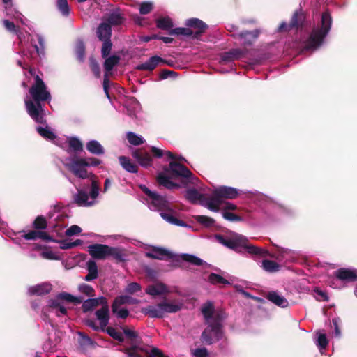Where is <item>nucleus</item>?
<instances>
[{"instance_id": "1", "label": "nucleus", "mask_w": 357, "mask_h": 357, "mask_svg": "<svg viewBox=\"0 0 357 357\" xmlns=\"http://www.w3.org/2000/svg\"><path fill=\"white\" fill-rule=\"evenodd\" d=\"M29 93L33 100H25L26 112L36 123L45 124L46 121L43 116L42 102L50 100L51 94L40 75L35 76V82L29 89Z\"/></svg>"}, {"instance_id": "2", "label": "nucleus", "mask_w": 357, "mask_h": 357, "mask_svg": "<svg viewBox=\"0 0 357 357\" xmlns=\"http://www.w3.org/2000/svg\"><path fill=\"white\" fill-rule=\"evenodd\" d=\"M215 238L220 243L238 253L243 254L246 251L250 255L258 257H273L266 249L250 244L248 239L241 234L234 233L230 237L215 234Z\"/></svg>"}, {"instance_id": "3", "label": "nucleus", "mask_w": 357, "mask_h": 357, "mask_svg": "<svg viewBox=\"0 0 357 357\" xmlns=\"http://www.w3.org/2000/svg\"><path fill=\"white\" fill-rule=\"evenodd\" d=\"M332 17L328 10L324 12L321 15V27L314 29L310 33L308 38L305 42L303 50L317 49L323 43L324 39L328 33L331 24Z\"/></svg>"}, {"instance_id": "4", "label": "nucleus", "mask_w": 357, "mask_h": 357, "mask_svg": "<svg viewBox=\"0 0 357 357\" xmlns=\"http://www.w3.org/2000/svg\"><path fill=\"white\" fill-rule=\"evenodd\" d=\"M239 195L238 190L229 186H220L213 190L211 201L206 204L207 208L213 212H218L223 199H234Z\"/></svg>"}, {"instance_id": "5", "label": "nucleus", "mask_w": 357, "mask_h": 357, "mask_svg": "<svg viewBox=\"0 0 357 357\" xmlns=\"http://www.w3.org/2000/svg\"><path fill=\"white\" fill-rule=\"evenodd\" d=\"M86 163L84 158L73 159L71 162L66 164L67 169L72 172L76 177L84 179L90 178L92 179L95 175L89 173L86 170Z\"/></svg>"}, {"instance_id": "6", "label": "nucleus", "mask_w": 357, "mask_h": 357, "mask_svg": "<svg viewBox=\"0 0 357 357\" xmlns=\"http://www.w3.org/2000/svg\"><path fill=\"white\" fill-rule=\"evenodd\" d=\"M185 24L192 29L193 40H199L208 28V26L204 22L195 17L187 20Z\"/></svg>"}, {"instance_id": "7", "label": "nucleus", "mask_w": 357, "mask_h": 357, "mask_svg": "<svg viewBox=\"0 0 357 357\" xmlns=\"http://www.w3.org/2000/svg\"><path fill=\"white\" fill-rule=\"evenodd\" d=\"M165 171L174 177H183L189 180L192 176V173L187 167L176 161L170 162Z\"/></svg>"}, {"instance_id": "8", "label": "nucleus", "mask_w": 357, "mask_h": 357, "mask_svg": "<svg viewBox=\"0 0 357 357\" xmlns=\"http://www.w3.org/2000/svg\"><path fill=\"white\" fill-rule=\"evenodd\" d=\"M109 248L107 245L95 243L88 247V251L93 259H105L108 257Z\"/></svg>"}, {"instance_id": "9", "label": "nucleus", "mask_w": 357, "mask_h": 357, "mask_svg": "<svg viewBox=\"0 0 357 357\" xmlns=\"http://www.w3.org/2000/svg\"><path fill=\"white\" fill-rule=\"evenodd\" d=\"M335 277L345 282L357 281V270L347 268H340L334 272Z\"/></svg>"}, {"instance_id": "10", "label": "nucleus", "mask_w": 357, "mask_h": 357, "mask_svg": "<svg viewBox=\"0 0 357 357\" xmlns=\"http://www.w3.org/2000/svg\"><path fill=\"white\" fill-rule=\"evenodd\" d=\"M132 157L139 165L148 168L152 165V158L150 153L144 149H137L132 153Z\"/></svg>"}, {"instance_id": "11", "label": "nucleus", "mask_w": 357, "mask_h": 357, "mask_svg": "<svg viewBox=\"0 0 357 357\" xmlns=\"http://www.w3.org/2000/svg\"><path fill=\"white\" fill-rule=\"evenodd\" d=\"M185 197L190 203L195 204L199 202L202 206L206 208H207L206 204L211 201V197H206L195 188L188 189L186 191Z\"/></svg>"}, {"instance_id": "12", "label": "nucleus", "mask_w": 357, "mask_h": 357, "mask_svg": "<svg viewBox=\"0 0 357 357\" xmlns=\"http://www.w3.org/2000/svg\"><path fill=\"white\" fill-rule=\"evenodd\" d=\"M260 31L255 29L252 31H243L238 33H232L231 36L243 40L245 45H251L259 37Z\"/></svg>"}, {"instance_id": "13", "label": "nucleus", "mask_w": 357, "mask_h": 357, "mask_svg": "<svg viewBox=\"0 0 357 357\" xmlns=\"http://www.w3.org/2000/svg\"><path fill=\"white\" fill-rule=\"evenodd\" d=\"M227 315L225 311L220 310L215 312L212 317V321L208 323V326L206 327V331L204 333V335L207 334V333H210V331L213 329H220L222 330V321L226 319Z\"/></svg>"}, {"instance_id": "14", "label": "nucleus", "mask_w": 357, "mask_h": 357, "mask_svg": "<svg viewBox=\"0 0 357 357\" xmlns=\"http://www.w3.org/2000/svg\"><path fill=\"white\" fill-rule=\"evenodd\" d=\"M206 331V328L203 331L200 340L202 343L211 345L214 342L220 341L223 337V331L220 329H213L210 331V333H207L206 336L204 335V333Z\"/></svg>"}, {"instance_id": "15", "label": "nucleus", "mask_w": 357, "mask_h": 357, "mask_svg": "<svg viewBox=\"0 0 357 357\" xmlns=\"http://www.w3.org/2000/svg\"><path fill=\"white\" fill-rule=\"evenodd\" d=\"M160 63H167V64L169 65V63L167 61L163 59L162 58H161V57H160L158 56H153L148 61H146V62L138 65L136 67V69L139 70L152 71Z\"/></svg>"}, {"instance_id": "16", "label": "nucleus", "mask_w": 357, "mask_h": 357, "mask_svg": "<svg viewBox=\"0 0 357 357\" xmlns=\"http://www.w3.org/2000/svg\"><path fill=\"white\" fill-rule=\"evenodd\" d=\"M151 204L154 208L158 211L169 210V203L163 196L158 195L157 192L151 198Z\"/></svg>"}, {"instance_id": "17", "label": "nucleus", "mask_w": 357, "mask_h": 357, "mask_svg": "<svg viewBox=\"0 0 357 357\" xmlns=\"http://www.w3.org/2000/svg\"><path fill=\"white\" fill-rule=\"evenodd\" d=\"M146 256L150 259L162 260L165 257L172 259L173 254L167 250L162 248L153 247L151 252H146Z\"/></svg>"}, {"instance_id": "18", "label": "nucleus", "mask_w": 357, "mask_h": 357, "mask_svg": "<svg viewBox=\"0 0 357 357\" xmlns=\"http://www.w3.org/2000/svg\"><path fill=\"white\" fill-rule=\"evenodd\" d=\"M96 34L100 41L111 40L112 27L109 24L103 22L98 25Z\"/></svg>"}, {"instance_id": "19", "label": "nucleus", "mask_w": 357, "mask_h": 357, "mask_svg": "<svg viewBox=\"0 0 357 357\" xmlns=\"http://www.w3.org/2000/svg\"><path fill=\"white\" fill-rule=\"evenodd\" d=\"M266 298L280 307H286L289 305L288 301L283 296L274 291L268 292Z\"/></svg>"}, {"instance_id": "20", "label": "nucleus", "mask_w": 357, "mask_h": 357, "mask_svg": "<svg viewBox=\"0 0 357 357\" xmlns=\"http://www.w3.org/2000/svg\"><path fill=\"white\" fill-rule=\"evenodd\" d=\"M144 314L150 318H162L164 317L162 307L160 306V303L157 305H149L142 310Z\"/></svg>"}, {"instance_id": "21", "label": "nucleus", "mask_w": 357, "mask_h": 357, "mask_svg": "<svg viewBox=\"0 0 357 357\" xmlns=\"http://www.w3.org/2000/svg\"><path fill=\"white\" fill-rule=\"evenodd\" d=\"M244 55V52L241 49H231L228 52L222 53L221 60L224 62H229L237 60Z\"/></svg>"}, {"instance_id": "22", "label": "nucleus", "mask_w": 357, "mask_h": 357, "mask_svg": "<svg viewBox=\"0 0 357 357\" xmlns=\"http://www.w3.org/2000/svg\"><path fill=\"white\" fill-rule=\"evenodd\" d=\"M174 211L169 206V210L161 211L160 216L167 222L177 226H185L186 224L181 220H179L173 215Z\"/></svg>"}, {"instance_id": "23", "label": "nucleus", "mask_w": 357, "mask_h": 357, "mask_svg": "<svg viewBox=\"0 0 357 357\" xmlns=\"http://www.w3.org/2000/svg\"><path fill=\"white\" fill-rule=\"evenodd\" d=\"M105 20V22L109 24L110 27H112V26H118L122 24L125 20V18L118 10L109 13Z\"/></svg>"}, {"instance_id": "24", "label": "nucleus", "mask_w": 357, "mask_h": 357, "mask_svg": "<svg viewBox=\"0 0 357 357\" xmlns=\"http://www.w3.org/2000/svg\"><path fill=\"white\" fill-rule=\"evenodd\" d=\"M119 161L121 167L128 172L137 173L138 172V166L130 158L126 156H119Z\"/></svg>"}, {"instance_id": "25", "label": "nucleus", "mask_w": 357, "mask_h": 357, "mask_svg": "<svg viewBox=\"0 0 357 357\" xmlns=\"http://www.w3.org/2000/svg\"><path fill=\"white\" fill-rule=\"evenodd\" d=\"M305 20V15L301 10H296L294 12L290 21V26H293L294 29H298L303 27V23Z\"/></svg>"}, {"instance_id": "26", "label": "nucleus", "mask_w": 357, "mask_h": 357, "mask_svg": "<svg viewBox=\"0 0 357 357\" xmlns=\"http://www.w3.org/2000/svg\"><path fill=\"white\" fill-rule=\"evenodd\" d=\"M157 182L160 185H162L169 190L180 188L178 184L172 181L164 173H160L158 174L157 176Z\"/></svg>"}, {"instance_id": "27", "label": "nucleus", "mask_w": 357, "mask_h": 357, "mask_svg": "<svg viewBox=\"0 0 357 357\" xmlns=\"http://www.w3.org/2000/svg\"><path fill=\"white\" fill-rule=\"evenodd\" d=\"M86 148L89 152L93 155H100L105 153L104 147L96 140L88 142L86 144Z\"/></svg>"}, {"instance_id": "28", "label": "nucleus", "mask_w": 357, "mask_h": 357, "mask_svg": "<svg viewBox=\"0 0 357 357\" xmlns=\"http://www.w3.org/2000/svg\"><path fill=\"white\" fill-rule=\"evenodd\" d=\"M167 291V287L162 283L149 285L146 289V293L151 296L162 295Z\"/></svg>"}, {"instance_id": "29", "label": "nucleus", "mask_w": 357, "mask_h": 357, "mask_svg": "<svg viewBox=\"0 0 357 357\" xmlns=\"http://www.w3.org/2000/svg\"><path fill=\"white\" fill-rule=\"evenodd\" d=\"M88 199V194L82 190H78V192L73 195V201L79 206H91V202H89Z\"/></svg>"}, {"instance_id": "30", "label": "nucleus", "mask_w": 357, "mask_h": 357, "mask_svg": "<svg viewBox=\"0 0 357 357\" xmlns=\"http://www.w3.org/2000/svg\"><path fill=\"white\" fill-rule=\"evenodd\" d=\"M156 26L162 30L165 31H170L171 29H173L174 23L172 20V19L167 16V17H161L155 20Z\"/></svg>"}, {"instance_id": "31", "label": "nucleus", "mask_w": 357, "mask_h": 357, "mask_svg": "<svg viewBox=\"0 0 357 357\" xmlns=\"http://www.w3.org/2000/svg\"><path fill=\"white\" fill-rule=\"evenodd\" d=\"M105 59V60L103 63V66L105 73H109L114 68V67L119 63L120 61V57L117 55H112L110 56H108Z\"/></svg>"}, {"instance_id": "32", "label": "nucleus", "mask_w": 357, "mask_h": 357, "mask_svg": "<svg viewBox=\"0 0 357 357\" xmlns=\"http://www.w3.org/2000/svg\"><path fill=\"white\" fill-rule=\"evenodd\" d=\"M202 313L204 319L207 323L212 319L215 312L213 303L211 301H207L202 307Z\"/></svg>"}, {"instance_id": "33", "label": "nucleus", "mask_w": 357, "mask_h": 357, "mask_svg": "<svg viewBox=\"0 0 357 357\" xmlns=\"http://www.w3.org/2000/svg\"><path fill=\"white\" fill-rule=\"evenodd\" d=\"M111 256L116 262H122L125 261V254L123 250L119 248L110 247L109 248L108 257Z\"/></svg>"}, {"instance_id": "34", "label": "nucleus", "mask_w": 357, "mask_h": 357, "mask_svg": "<svg viewBox=\"0 0 357 357\" xmlns=\"http://www.w3.org/2000/svg\"><path fill=\"white\" fill-rule=\"evenodd\" d=\"M52 289V286L47 283H43L36 287H33L31 289L32 294H36L38 296L46 295L50 293Z\"/></svg>"}, {"instance_id": "35", "label": "nucleus", "mask_w": 357, "mask_h": 357, "mask_svg": "<svg viewBox=\"0 0 357 357\" xmlns=\"http://www.w3.org/2000/svg\"><path fill=\"white\" fill-rule=\"evenodd\" d=\"M160 306L162 307L164 314L165 313H175L181 309V305L166 301L160 303Z\"/></svg>"}, {"instance_id": "36", "label": "nucleus", "mask_w": 357, "mask_h": 357, "mask_svg": "<svg viewBox=\"0 0 357 357\" xmlns=\"http://www.w3.org/2000/svg\"><path fill=\"white\" fill-rule=\"evenodd\" d=\"M280 267H281V266L274 261L268 260V259H264L262 261V268L266 272H268V273L278 272L280 269Z\"/></svg>"}, {"instance_id": "37", "label": "nucleus", "mask_w": 357, "mask_h": 357, "mask_svg": "<svg viewBox=\"0 0 357 357\" xmlns=\"http://www.w3.org/2000/svg\"><path fill=\"white\" fill-rule=\"evenodd\" d=\"M58 299L66 301L69 303L80 304L83 302V298L81 296H74L67 292H61L57 295Z\"/></svg>"}, {"instance_id": "38", "label": "nucleus", "mask_w": 357, "mask_h": 357, "mask_svg": "<svg viewBox=\"0 0 357 357\" xmlns=\"http://www.w3.org/2000/svg\"><path fill=\"white\" fill-rule=\"evenodd\" d=\"M47 221L43 215H38L32 223V227L34 229L41 231L47 228Z\"/></svg>"}, {"instance_id": "39", "label": "nucleus", "mask_w": 357, "mask_h": 357, "mask_svg": "<svg viewBox=\"0 0 357 357\" xmlns=\"http://www.w3.org/2000/svg\"><path fill=\"white\" fill-rule=\"evenodd\" d=\"M130 297L128 296H119L116 297L112 304L111 308L112 312H116V307H119L121 305L130 303Z\"/></svg>"}, {"instance_id": "40", "label": "nucleus", "mask_w": 357, "mask_h": 357, "mask_svg": "<svg viewBox=\"0 0 357 357\" xmlns=\"http://www.w3.org/2000/svg\"><path fill=\"white\" fill-rule=\"evenodd\" d=\"M85 52L86 47L84 43L82 40L77 41L75 46V54L77 59L81 63L84 62V61Z\"/></svg>"}, {"instance_id": "41", "label": "nucleus", "mask_w": 357, "mask_h": 357, "mask_svg": "<svg viewBox=\"0 0 357 357\" xmlns=\"http://www.w3.org/2000/svg\"><path fill=\"white\" fill-rule=\"evenodd\" d=\"M169 35H176V36H185L187 37H190L192 39V29H190L188 26L187 27H178L175 28L174 29H171L169 31Z\"/></svg>"}, {"instance_id": "42", "label": "nucleus", "mask_w": 357, "mask_h": 357, "mask_svg": "<svg viewBox=\"0 0 357 357\" xmlns=\"http://www.w3.org/2000/svg\"><path fill=\"white\" fill-rule=\"evenodd\" d=\"M69 148L74 152H80L83 151L82 142L75 137H71L68 140Z\"/></svg>"}, {"instance_id": "43", "label": "nucleus", "mask_w": 357, "mask_h": 357, "mask_svg": "<svg viewBox=\"0 0 357 357\" xmlns=\"http://www.w3.org/2000/svg\"><path fill=\"white\" fill-rule=\"evenodd\" d=\"M208 281L213 284H230V282L220 275L211 273L208 275Z\"/></svg>"}, {"instance_id": "44", "label": "nucleus", "mask_w": 357, "mask_h": 357, "mask_svg": "<svg viewBox=\"0 0 357 357\" xmlns=\"http://www.w3.org/2000/svg\"><path fill=\"white\" fill-rule=\"evenodd\" d=\"M195 220L202 225L206 227H211L214 225L215 220L206 215H196Z\"/></svg>"}, {"instance_id": "45", "label": "nucleus", "mask_w": 357, "mask_h": 357, "mask_svg": "<svg viewBox=\"0 0 357 357\" xmlns=\"http://www.w3.org/2000/svg\"><path fill=\"white\" fill-rule=\"evenodd\" d=\"M126 138L128 142L134 146H139L144 142V140L142 137L137 135L132 132H128L126 134Z\"/></svg>"}, {"instance_id": "46", "label": "nucleus", "mask_w": 357, "mask_h": 357, "mask_svg": "<svg viewBox=\"0 0 357 357\" xmlns=\"http://www.w3.org/2000/svg\"><path fill=\"white\" fill-rule=\"evenodd\" d=\"M82 303V309L84 313L92 311L98 306L97 300L95 298H89L84 301H83Z\"/></svg>"}, {"instance_id": "47", "label": "nucleus", "mask_w": 357, "mask_h": 357, "mask_svg": "<svg viewBox=\"0 0 357 357\" xmlns=\"http://www.w3.org/2000/svg\"><path fill=\"white\" fill-rule=\"evenodd\" d=\"M181 259L196 266H202L204 263L202 259L190 254H183Z\"/></svg>"}, {"instance_id": "48", "label": "nucleus", "mask_w": 357, "mask_h": 357, "mask_svg": "<svg viewBox=\"0 0 357 357\" xmlns=\"http://www.w3.org/2000/svg\"><path fill=\"white\" fill-rule=\"evenodd\" d=\"M56 6L62 15L68 17L70 15V7L67 0H57Z\"/></svg>"}, {"instance_id": "49", "label": "nucleus", "mask_w": 357, "mask_h": 357, "mask_svg": "<svg viewBox=\"0 0 357 357\" xmlns=\"http://www.w3.org/2000/svg\"><path fill=\"white\" fill-rule=\"evenodd\" d=\"M140 351L144 352L148 357H168L163 354L162 350L156 347H153L150 350L140 347Z\"/></svg>"}, {"instance_id": "50", "label": "nucleus", "mask_w": 357, "mask_h": 357, "mask_svg": "<svg viewBox=\"0 0 357 357\" xmlns=\"http://www.w3.org/2000/svg\"><path fill=\"white\" fill-rule=\"evenodd\" d=\"M78 290L87 296L93 297L95 296V289L89 284L85 283L80 284L78 286Z\"/></svg>"}, {"instance_id": "51", "label": "nucleus", "mask_w": 357, "mask_h": 357, "mask_svg": "<svg viewBox=\"0 0 357 357\" xmlns=\"http://www.w3.org/2000/svg\"><path fill=\"white\" fill-rule=\"evenodd\" d=\"M36 130L40 136L47 139L54 140L56 137V135L48 128L38 127Z\"/></svg>"}, {"instance_id": "52", "label": "nucleus", "mask_w": 357, "mask_h": 357, "mask_svg": "<svg viewBox=\"0 0 357 357\" xmlns=\"http://www.w3.org/2000/svg\"><path fill=\"white\" fill-rule=\"evenodd\" d=\"M89 60L90 68L95 77L98 78L100 77L101 72L98 62L93 56H90Z\"/></svg>"}, {"instance_id": "53", "label": "nucleus", "mask_w": 357, "mask_h": 357, "mask_svg": "<svg viewBox=\"0 0 357 357\" xmlns=\"http://www.w3.org/2000/svg\"><path fill=\"white\" fill-rule=\"evenodd\" d=\"M105 331L110 337L119 341V342H123L124 341V337L122 333L116 331V330L114 328L111 326L107 327Z\"/></svg>"}, {"instance_id": "54", "label": "nucleus", "mask_w": 357, "mask_h": 357, "mask_svg": "<svg viewBox=\"0 0 357 357\" xmlns=\"http://www.w3.org/2000/svg\"><path fill=\"white\" fill-rule=\"evenodd\" d=\"M112 43L111 40H102V45L101 47V56L102 58L107 57L112 51Z\"/></svg>"}, {"instance_id": "55", "label": "nucleus", "mask_w": 357, "mask_h": 357, "mask_svg": "<svg viewBox=\"0 0 357 357\" xmlns=\"http://www.w3.org/2000/svg\"><path fill=\"white\" fill-rule=\"evenodd\" d=\"M123 333L126 336L127 338H128L130 340H131L132 342L137 343V339L139 337L138 333L131 329L124 328L123 329Z\"/></svg>"}, {"instance_id": "56", "label": "nucleus", "mask_w": 357, "mask_h": 357, "mask_svg": "<svg viewBox=\"0 0 357 357\" xmlns=\"http://www.w3.org/2000/svg\"><path fill=\"white\" fill-rule=\"evenodd\" d=\"M222 217L225 220L231 222H240L242 221L243 220L241 216L229 211H224L222 213Z\"/></svg>"}, {"instance_id": "57", "label": "nucleus", "mask_w": 357, "mask_h": 357, "mask_svg": "<svg viewBox=\"0 0 357 357\" xmlns=\"http://www.w3.org/2000/svg\"><path fill=\"white\" fill-rule=\"evenodd\" d=\"M139 351H140V347L137 346H132L128 348H126L124 350V352L129 356V357H142L139 354Z\"/></svg>"}, {"instance_id": "58", "label": "nucleus", "mask_w": 357, "mask_h": 357, "mask_svg": "<svg viewBox=\"0 0 357 357\" xmlns=\"http://www.w3.org/2000/svg\"><path fill=\"white\" fill-rule=\"evenodd\" d=\"M86 267L89 272L88 273H91L98 277V266L95 261L92 259L89 260L86 262Z\"/></svg>"}, {"instance_id": "59", "label": "nucleus", "mask_w": 357, "mask_h": 357, "mask_svg": "<svg viewBox=\"0 0 357 357\" xmlns=\"http://www.w3.org/2000/svg\"><path fill=\"white\" fill-rule=\"evenodd\" d=\"M140 290L141 286L137 282H131L125 289V291L129 294H134Z\"/></svg>"}, {"instance_id": "60", "label": "nucleus", "mask_w": 357, "mask_h": 357, "mask_svg": "<svg viewBox=\"0 0 357 357\" xmlns=\"http://www.w3.org/2000/svg\"><path fill=\"white\" fill-rule=\"evenodd\" d=\"M96 315L98 320L109 317V306H102L96 312Z\"/></svg>"}, {"instance_id": "61", "label": "nucleus", "mask_w": 357, "mask_h": 357, "mask_svg": "<svg viewBox=\"0 0 357 357\" xmlns=\"http://www.w3.org/2000/svg\"><path fill=\"white\" fill-rule=\"evenodd\" d=\"M91 187L90 190V196L92 199H96L98 195H99V185L98 182L93 179V178L91 179Z\"/></svg>"}, {"instance_id": "62", "label": "nucleus", "mask_w": 357, "mask_h": 357, "mask_svg": "<svg viewBox=\"0 0 357 357\" xmlns=\"http://www.w3.org/2000/svg\"><path fill=\"white\" fill-rule=\"evenodd\" d=\"M82 229L80 227L76 225H73L70 226L66 231H65V235L66 236H72L74 235H78L82 232Z\"/></svg>"}, {"instance_id": "63", "label": "nucleus", "mask_w": 357, "mask_h": 357, "mask_svg": "<svg viewBox=\"0 0 357 357\" xmlns=\"http://www.w3.org/2000/svg\"><path fill=\"white\" fill-rule=\"evenodd\" d=\"M153 4L151 2H143L139 7V13L142 15H146L153 10Z\"/></svg>"}, {"instance_id": "64", "label": "nucleus", "mask_w": 357, "mask_h": 357, "mask_svg": "<svg viewBox=\"0 0 357 357\" xmlns=\"http://www.w3.org/2000/svg\"><path fill=\"white\" fill-rule=\"evenodd\" d=\"M328 344V341L327 340L326 335L323 333H320L318 335L317 338V346L319 347V349H326L327 345Z\"/></svg>"}]
</instances>
